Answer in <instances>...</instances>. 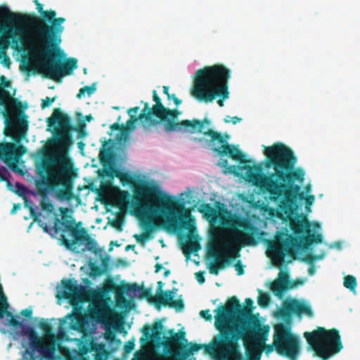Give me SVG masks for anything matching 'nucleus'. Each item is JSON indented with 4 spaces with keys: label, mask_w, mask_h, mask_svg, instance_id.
Returning a JSON list of instances; mask_svg holds the SVG:
<instances>
[{
    "label": "nucleus",
    "mask_w": 360,
    "mask_h": 360,
    "mask_svg": "<svg viewBox=\"0 0 360 360\" xmlns=\"http://www.w3.org/2000/svg\"><path fill=\"white\" fill-rule=\"evenodd\" d=\"M305 200H306V205L307 206L311 205L314 200V195H310L306 197Z\"/></svg>",
    "instance_id": "58"
},
{
    "label": "nucleus",
    "mask_w": 360,
    "mask_h": 360,
    "mask_svg": "<svg viewBox=\"0 0 360 360\" xmlns=\"http://www.w3.org/2000/svg\"><path fill=\"white\" fill-rule=\"evenodd\" d=\"M134 207L137 209V210L141 212H146L150 214V216L147 217L145 220L141 221V226L144 230V232L148 233L151 236V233L160 227V224L158 223L156 217L161 215L165 219V217L162 214H152L147 210L141 208L140 205H134Z\"/></svg>",
    "instance_id": "30"
},
{
    "label": "nucleus",
    "mask_w": 360,
    "mask_h": 360,
    "mask_svg": "<svg viewBox=\"0 0 360 360\" xmlns=\"http://www.w3.org/2000/svg\"><path fill=\"white\" fill-rule=\"evenodd\" d=\"M234 267L238 272V275H243L244 274L243 265L240 260L237 261Z\"/></svg>",
    "instance_id": "49"
},
{
    "label": "nucleus",
    "mask_w": 360,
    "mask_h": 360,
    "mask_svg": "<svg viewBox=\"0 0 360 360\" xmlns=\"http://www.w3.org/2000/svg\"><path fill=\"white\" fill-rule=\"evenodd\" d=\"M259 297L257 300L258 304L261 307H266L270 302V297L268 294L264 293L262 290H259Z\"/></svg>",
    "instance_id": "37"
},
{
    "label": "nucleus",
    "mask_w": 360,
    "mask_h": 360,
    "mask_svg": "<svg viewBox=\"0 0 360 360\" xmlns=\"http://www.w3.org/2000/svg\"><path fill=\"white\" fill-rule=\"evenodd\" d=\"M153 100L155 103L151 108H150L148 104V108L146 110V115L148 118L150 120V125H157L159 124V121L158 120L153 119L152 116L158 118L161 115L162 112L165 107L162 104L161 98L159 97L155 90L153 91Z\"/></svg>",
    "instance_id": "29"
},
{
    "label": "nucleus",
    "mask_w": 360,
    "mask_h": 360,
    "mask_svg": "<svg viewBox=\"0 0 360 360\" xmlns=\"http://www.w3.org/2000/svg\"><path fill=\"white\" fill-rule=\"evenodd\" d=\"M198 210L210 223L206 256L212 259L208 267L210 273L217 275L225 268V204L217 209L210 203H202Z\"/></svg>",
    "instance_id": "7"
},
{
    "label": "nucleus",
    "mask_w": 360,
    "mask_h": 360,
    "mask_svg": "<svg viewBox=\"0 0 360 360\" xmlns=\"http://www.w3.org/2000/svg\"><path fill=\"white\" fill-rule=\"evenodd\" d=\"M141 290L139 295L140 298H146L149 302L153 303L157 308H159L160 304H167L163 300L162 296H153L150 289L140 288L137 283H124V281L121 283V285H117L112 283L108 286V291H112L115 293V300L119 304L125 305L129 301L124 297V293L127 292H136Z\"/></svg>",
    "instance_id": "15"
},
{
    "label": "nucleus",
    "mask_w": 360,
    "mask_h": 360,
    "mask_svg": "<svg viewBox=\"0 0 360 360\" xmlns=\"http://www.w3.org/2000/svg\"><path fill=\"white\" fill-rule=\"evenodd\" d=\"M291 313L297 316L306 314L309 317H312L314 315V312L309 304L297 300L285 302L283 304V309L281 311V315L286 317L289 316Z\"/></svg>",
    "instance_id": "23"
},
{
    "label": "nucleus",
    "mask_w": 360,
    "mask_h": 360,
    "mask_svg": "<svg viewBox=\"0 0 360 360\" xmlns=\"http://www.w3.org/2000/svg\"><path fill=\"white\" fill-rule=\"evenodd\" d=\"M356 279L352 275H347L344 278V286L350 290H354L356 287Z\"/></svg>",
    "instance_id": "36"
},
{
    "label": "nucleus",
    "mask_w": 360,
    "mask_h": 360,
    "mask_svg": "<svg viewBox=\"0 0 360 360\" xmlns=\"http://www.w3.org/2000/svg\"><path fill=\"white\" fill-rule=\"evenodd\" d=\"M103 269L95 264H90V275L93 277H96L103 274Z\"/></svg>",
    "instance_id": "40"
},
{
    "label": "nucleus",
    "mask_w": 360,
    "mask_h": 360,
    "mask_svg": "<svg viewBox=\"0 0 360 360\" xmlns=\"http://www.w3.org/2000/svg\"><path fill=\"white\" fill-rule=\"evenodd\" d=\"M237 226L242 230L238 231L236 238L246 245H256L265 234L248 219L239 220Z\"/></svg>",
    "instance_id": "21"
},
{
    "label": "nucleus",
    "mask_w": 360,
    "mask_h": 360,
    "mask_svg": "<svg viewBox=\"0 0 360 360\" xmlns=\"http://www.w3.org/2000/svg\"><path fill=\"white\" fill-rule=\"evenodd\" d=\"M85 93H86V89L84 86L79 89V91L77 95V97L78 98H81L82 96H84Z\"/></svg>",
    "instance_id": "61"
},
{
    "label": "nucleus",
    "mask_w": 360,
    "mask_h": 360,
    "mask_svg": "<svg viewBox=\"0 0 360 360\" xmlns=\"http://www.w3.org/2000/svg\"><path fill=\"white\" fill-rule=\"evenodd\" d=\"M105 173V175L110 179H113L115 176L120 179L121 184L123 186L126 185H131L133 186V192H134V205H140L141 208H143L144 210H147L148 212H150L146 207V205L150 202V200H147L145 197H141L140 200L138 201L135 199L136 193L134 192L135 188H138L141 184L143 183H155L156 185H158L160 188V186L158 185L157 182L155 181H141L138 184H134V178L133 176L128 172H123L121 170L114 167H110L108 169H105L103 171ZM152 203H159L158 201H152Z\"/></svg>",
    "instance_id": "19"
},
{
    "label": "nucleus",
    "mask_w": 360,
    "mask_h": 360,
    "mask_svg": "<svg viewBox=\"0 0 360 360\" xmlns=\"http://www.w3.org/2000/svg\"><path fill=\"white\" fill-rule=\"evenodd\" d=\"M226 157L238 162L240 164L237 166H228L226 164V172L234 174L236 176H239L240 172L246 170L245 179L248 180V168L254 167L255 165L250 166L248 163L252 162L251 160H247L245 155L238 148V146H234L229 143L226 141ZM257 165H255L257 166ZM263 168L264 166V161L259 164Z\"/></svg>",
    "instance_id": "20"
},
{
    "label": "nucleus",
    "mask_w": 360,
    "mask_h": 360,
    "mask_svg": "<svg viewBox=\"0 0 360 360\" xmlns=\"http://www.w3.org/2000/svg\"><path fill=\"white\" fill-rule=\"evenodd\" d=\"M37 10L42 19L36 16L30 17L26 14L14 13L8 7L0 8V17L5 23L14 28V34L21 33L16 25L35 24L34 38L29 44L27 50L39 60L41 71L45 76L53 81L60 82L62 78L72 73L77 68V59L69 58L63 60V52L60 49L61 34L64 31L62 24L65 21L63 17L56 18L53 10L44 11L43 4L39 0L34 1Z\"/></svg>",
    "instance_id": "1"
},
{
    "label": "nucleus",
    "mask_w": 360,
    "mask_h": 360,
    "mask_svg": "<svg viewBox=\"0 0 360 360\" xmlns=\"http://www.w3.org/2000/svg\"><path fill=\"white\" fill-rule=\"evenodd\" d=\"M295 287V285H285L284 283L276 279L271 284V290L274 292V295L278 297H281L283 293L289 288Z\"/></svg>",
    "instance_id": "33"
},
{
    "label": "nucleus",
    "mask_w": 360,
    "mask_h": 360,
    "mask_svg": "<svg viewBox=\"0 0 360 360\" xmlns=\"http://www.w3.org/2000/svg\"><path fill=\"white\" fill-rule=\"evenodd\" d=\"M63 297L70 300L82 301L83 287L77 284L75 279L63 280Z\"/></svg>",
    "instance_id": "27"
},
{
    "label": "nucleus",
    "mask_w": 360,
    "mask_h": 360,
    "mask_svg": "<svg viewBox=\"0 0 360 360\" xmlns=\"http://www.w3.org/2000/svg\"><path fill=\"white\" fill-rule=\"evenodd\" d=\"M246 307L245 309H250L251 314H252L254 301L251 298H246L245 300Z\"/></svg>",
    "instance_id": "53"
},
{
    "label": "nucleus",
    "mask_w": 360,
    "mask_h": 360,
    "mask_svg": "<svg viewBox=\"0 0 360 360\" xmlns=\"http://www.w3.org/2000/svg\"><path fill=\"white\" fill-rule=\"evenodd\" d=\"M191 95L200 101L212 102L224 106L225 100V66L214 65L198 70L193 80Z\"/></svg>",
    "instance_id": "8"
},
{
    "label": "nucleus",
    "mask_w": 360,
    "mask_h": 360,
    "mask_svg": "<svg viewBox=\"0 0 360 360\" xmlns=\"http://www.w3.org/2000/svg\"><path fill=\"white\" fill-rule=\"evenodd\" d=\"M109 352L104 343H98L94 339L86 342L75 354L69 356L67 360H106Z\"/></svg>",
    "instance_id": "18"
},
{
    "label": "nucleus",
    "mask_w": 360,
    "mask_h": 360,
    "mask_svg": "<svg viewBox=\"0 0 360 360\" xmlns=\"http://www.w3.org/2000/svg\"><path fill=\"white\" fill-rule=\"evenodd\" d=\"M200 316L202 318H203L204 319H205L206 321H211L212 319V316L210 314V311L209 309L201 310L200 311Z\"/></svg>",
    "instance_id": "46"
},
{
    "label": "nucleus",
    "mask_w": 360,
    "mask_h": 360,
    "mask_svg": "<svg viewBox=\"0 0 360 360\" xmlns=\"http://www.w3.org/2000/svg\"><path fill=\"white\" fill-rule=\"evenodd\" d=\"M298 247V240L292 235L281 241L274 242L269 245L267 256L271 257L274 264L281 265L286 255L295 257V249Z\"/></svg>",
    "instance_id": "17"
},
{
    "label": "nucleus",
    "mask_w": 360,
    "mask_h": 360,
    "mask_svg": "<svg viewBox=\"0 0 360 360\" xmlns=\"http://www.w3.org/2000/svg\"><path fill=\"white\" fill-rule=\"evenodd\" d=\"M163 93L167 95L168 99H170V96L172 94H169V86H163Z\"/></svg>",
    "instance_id": "62"
},
{
    "label": "nucleus",
    "mask_w": 360,
    "mask_h": 360,
    "mask_svg": "<svg viewBox=\"0 0 360 360\" xmlns=\"http://www.w3.org/2000/svg\"><path fill=\"white\" fill-rule=\"evenodd\" d=\"M84 88L86 89V92L89 96H91L92 94H94L96 89L95 83L91 86H85Z\"/></svg>",
    "instance_id": "54"
},
{
    "label": "nucleus",
    "mask_w": 360,
    "mask_h": 360,
    "mask_svg": "<svg viewBox=\"0 0 360 360\" xmlns=\"http://www.w3.org/2000/svg\"><path fill=\"white\" fill-rule=\"evenodd\" d=\"M0 103L2 104L4 98H10V93L3 88L11 87V83L4 75H0Z\"/></svg>",
    "instance_id": "34"
},
{
    "label": "nucleus",
    "mask_w": 360,
    "mask_h": 360,
    "mask_svg": "<svg viewBox=\"0 0 360 360\" xmlns=\"http://www.w3.org/2000/svg\"><path fill=\"white\" fill-rule=\"evenodd\" d=\"M195 278L200 284H202L205 281L204 271H198L195 274Z\"/></svg>",
    "instance_id": "50"
},
{
    "label": "nucleus",
    "mask_w": 360,
    "mask_h": 360,
    "mask_svg": "<svg viewBox=\"0 0 360 360\" xmlns=\"http://www.w3.org/2000/svg\"><path fill=\"white\" fill-rule=\"evenodd\" d=\"M164 283L161 281L158 282V288L156 296H162L163 300L167 304H160L161 305L168 306L171 308H175L177 311H181L184 308V303L182 300H174L175 294L178 290L174 288L172 290H163Z\"/></svg>",
    "instance_id": "24"
},
{
    "label": "nucleus",
    "mask_w": 360,
    "mask_h": 360,
    "mask_svg": "<svg viewBox=\"0 0 360 360\" xmlns=\"http://www.w3.org/2000/svg\"><path fill=\"white\" fill-rule=\"evenodd\" d=\"M89 314L94 319H98L101 316V311L98 308H94L90 310Z\"/></svg>",
    "instance_id": "51"
},
{
    "label": "nucleus",
    "mask_w": 360,
    "mask_h": 360,
    "mask_svg": "<svg viewBox=\"0 0 360 360\" xmlns=\"http://www.w3.org/2000/svg\"><path fill=\"white\" fill-rule=\"evenodd\" d=\"M274 345L276 352L290 360H297L301 354V340L292 332L290 324L274 326Z\"/></svg>",
    "instance_id": "13"
},
{
    "label": "nucleus",
    "mask_w": 360,
    "mask_h": 360,
    "mask_svg": "<svg viewBox=\"0 0 360 360\" xmlns=\"http://www.w3.org/2000/svg\"><path fill=\"white\" fill-rule=\"evenodd\" d=\"M20 314L22 316H24L25 317L30 319V318H31V316L32 315V309L31 308H27V309H22L20 311Z\"/></svg>",
    "instance_id": "52"
},
{
    "label": "nucleus",
    "mask_w": 360,
    "mask_h": 360,
    "mask_svg": "<svg viewBox=\"0 0 360 360\" xmlns=\"http://www.w3.org/2000/svg\"><path fill=\"white\" fill-rule=\"evenodd\" d=\"M148 108V103H144V108L141 110L140 115L139 116L136 115H131L130 118L127 121L126 124H122V133H128L133 130L135 127V123L140 120L141 122L142 127L143 129L147 131L150 127V120L148 118L146 115V110Z\"/></svg>",
    "instance_id": "26"
},
{
    "label": "nucleus",
    "mask_w": 360,
    "mask_h": 360,
    "mask_svg": "<svg viewBox=\"0 0 360 360\" xmlns=\"http://www.w3.org/2000/svg\"><path fill=\"white\" fill-rule=\"evenodd\" d=\"M25 41V38L23 37H20L18 39H13V44L15 46V49L21 51H25V49H23L21 46L18 44L19 42L21 44H24Z\"/></svg>",
    "instance_id": "43"
},
{
    "label": "nucleus",
    "mask_w": 360,
    "mask_h": 360,
    "mask_svg": "<svg viewBox=\"0 0 360 360\" xmlns=\"http://www.w3.org/2000/svg\"><path fill=\"white\" fill-rule=\"evenodd\" d=\"M15 193H17L19 196L22 197L25 200V206H27V198L26 197L25 193L27 191V188L22 184L20 183L15 184Z\"/></svg>",
    "instance_id": "38"
},
{
    "label": "nucleus",
    "mask_w": 360,
    "mask_h": 360,
    "mask_svg": "<svg viewBox=\"0 0 360 360\" xmlns=\"http://www.w3.org/2000/svg\"><path fill=\"white\" fill-rule=\"evenodd\" d=\"M135 344L133 341H128L124 346V351L126 354L130 353L134 350Z\"/></svg>",
    "instance_id": "47"
},
{
    "label": "nucleus",
    "mask_w": 360,
    "mask_h": 360,
    "mask_svg": "<svg viewBox=\"0 0 360 360\" xmlns=\"http://www.w3.org/2000/svg\"><path fill=\"white\" fill-rule=\"evenodd\" d=\"M269 333V326H262L260 321L252 322V327L243 333V347L245 357H243L237 345L231 347L226 343V360H261L263 351L266 355L276 350L274 336L273 343L266 345Z\"/></svg>",
    "instance_id": "9"
},
{
    "label": "nucleus",
    "mask_w": 360,
    "mask_h": 360,
    "mask_svg": "<svg viewBox=\"0 0 360 360\" xmlns=\"http://www.w3.org/2000/svg\"><path fill=\"white\" fill-rule=\"evenodd\" d=\"M47 126L54 128L55 139L50 143L57 146L51 152L48 146L39 149L40 156L36 164L37 175L41 181L37 182L38 193L45 197L48 191H58L60 199L72 198L73 163L68 157V148L72 143V131H77L79 138L86 135L84 120H79L77 127L71 124V119L59 108H54L51 115L46 119Z\"/></svg>",
    "instance_id": "3"
},
{
    "label": "nucleus",
    "mask_w": 360,
    "mask_h": 360,
    "mask_svg": "<svg viewBox=\"0 0 360 360\" xmlns=\"http://www.w3.org/2000/svg\"><path fill=\"white\" fill-rule=\"evenodd\" d=\"M98 158L101 164L104 167H113V155L110 148H105L103 146L99 152Z\"/></svg>",
    "instance_id": "32"
},
{
    "label": "nucleus",
    "mask_w": 360,
    "mask_h": 360,
    "mask_svg": "<svg viewBox=\"0 0 360 360\" xmlns=\"http://www.w3.org/2000/svg\"><path fill=\"white\" fill-rule=\"evenodd\" d=\"M105 339L109 342H113L117 341L118 342L120 343V341L119 340L116 339L115 334L110 331H108L105 333Z\"/></svg>",
    "instance_id": "45"
},
{
    "label": "nucleus",
    "mask_w": 360,
    "mask_h": 360,
    "mask_svg": "<svg viewBox=\"0 0 360 360\" xmlns=\"http://www.w3.org/2000/svg\"><path fill=\"white\" fill-rule=\"evenodd\" d=\"M30 210L34 221H37L39 226L51 238L58 239L60 245H64L68 250H74L77 246L84 245L83 251L97 252L96 241L91 238L88 231L81 226V223L77 224L73 217L65 215L67 209H60L63 214L62 218L56 217L53 226H49L46 222L39 219L32 207Z\"/></svg>",
    "instance_id": "5"
},
{
    "label": "nucleus",
    "mask_w": 360,
    "mask_h": 360,
    "mask_svg": "<svg viewBox=\"0 0 360 360\" xmlns=\"http://www.w3.org/2000/svg\"><path fill=\"white\" fill-rule=\"evenodd\" d=\"M226 117L230 118L229 116H226ZM241 120H242V119L240 117L235 116V117H231L230 120L226 119V123L229 122H232V123L233 124H236V123L240 122Z\"/></svg>",
    "instance_id": "56"
},
{
    "label": "nucleus",
    "mask_w": 360,
    "mask_h": 360,
    "mask_svg": "<svg viewBox=\"0 0 360 360\" xmlns=\"http://www.w3.org/2000/svg\"><path fill=\"white\" fill-rule=\"evenodd\" d=\"M56 100V97L50 98L46 97V98L42 100L41 107L42 109L46 108H49Z\"/></svg>",
    "instance_id": "44"
},
{
    "label": "nucleus",
    "mask_w": 360,
    "mask_h": 360,
    "mask_svg": "<svg viewBox=\"0 0 360 360\" xmlns=\"http://www.w3.org/2000/svg\"><path fill=\"white\" fill-rule=\"evenodd\" d=\"M303 336L309 349L314 351L315 355L321 360H328L340 352L343 347L339 330L334 328L327 330L317 326L311 332H304Z\"/></svg>",
    "instance_id": "10"
},
{
    "label": "nucleus",
    "mask_w": 360,
    "mask_h": 360,
    "mask_svg": "<svg viewBox=\"0 0 360 360\" xmlns=\"http://www.w3.org/2000/svg\"><path fill=\"white\" fill-rule=\"evenodd\" d=\"M228 246V242L226 241V266L230 265L233 259V257L230 255Z\"/></svg>",
    "instance_id": "55"
},
{
    "label": "nucleus",
    "mask_w": 360,
    "mask_h": 360,
    "mask_svg": "<svg viewBox=\"0 0 360 360\" xmlns=\"http://www.w3.org/2000/svg\"><path fill=\"white\" fill-rule=\"evenodd\" d=\"M70 319V328L82 333H86L89 328V316L80 312L67 316Z\"/></svg>",
    "instance_id": "28"
},
{
    "label": "nucleus",
    "mask_w": 360,
    "mask_h": 360,
    "mask_svg": "<svg viewBox=\"0 0 360 360\" xmlns=\"http://www.w3.org/2000/svg\"><path fill=\"white\" fill-rule=\"evenodd\" d=\"M324 255H325L324 253H323L322 255H313V254H308L305 257L304 261H306L307 262H308L309 264H312L315 261H317V260L323 259Z\"/></svg>",
    "instance_id": "41"
},
{
    "label": "nucleus",
    "mask_w": 360,
    "mask_h": 360,
    "mask_svg": "<svg viewBox=\"0 0 360 360\" xmlns=\"http://www.w3.org/2000/svg\"><path fill=\"white\" fill-rule=\"evenodd\" d=\"M290 228L294 234L301 236V240L305 247H308L313 243H322V235L311 233V222L303 214H297L290 219Z\"/></svg>",
    "instance_id": "16"
},
{
    "label": "nucleus",
    "mask_w": 360,
    "mask_h": 360,
    "mask_svg": "<svg viewBox=\"0 0 360 360\" xmlns=\"http://www.w3.org/2000/svg\"><path fill=\"white\" fill-rule=\"evenodd\" d=\"M110 129L112 131L120 130L122 132V124L120 125L119 123L115 122L110 126Z\"/></svg>",
    "instance_id": "60"
},
{
    "label": "nucleus",
    "mask_w": 360,
    "mask_h": 360,
    "mask_svg": "<svg viewBox=\"0 0 360 360\" xmlns=\"http://www.w3.org/2000/svg\"><path fill=\"white\" fill-rule=\"evenodd\" d=\"M178 125L186 127V131H188L193 134L195 132L202 134L205 136L208 137L207 139V146L212 150L216 155L221 156V162L219 163L221 167L225 168V160L222 158L225 155V136L221 133L211 129V120L205 117L202 120L193 119L192 120H184L180 122ZM168 127L172 129L177 127L174 123H169Z\"/></svg>",
    "instance_id": "11"
},
{
    "label": "nucleus",
    "mask_w": 360,
    "mask_h": 360,
    "mask_svg": "<svg viewBox=\"0 0 360 360\" xmlns=\"http://www.w3.org/2000/svg\"><path fill=\"white\" fill-rule=\"evenodd\" d=\"M26 153L27 148L21 144L16 145L10 142L0 143V158L13 169Z\"/></svg>",
    "instance_id": "22"
},
{
    "label": "nucleus",
    "mask_w": 360,
    "mask_h": 360,
    "mask_svg": "<svg viewBox=\"0 0 360 360\" xmlns=\"http://www.w3.org/2000/svg\"><path fill=\"white\" fill-rule=\"evenodd\" d=\"M130 198L131 196L128 191H120L116 197V200L120 206H124L129 202Z\"/></svg>",
    "instance_id": "35"
},
{
    "label": "nucleus",
    "mask_w": 360,
    "mask_h": 360,
    "mask_svg": "<svg viewBox=\"0 0 360 360\" xmlns=\"http://www.w3.org/2000/svg\"><path fill=\"white\" fill-rule=\"evenodd\" d=\"M181 114V112L178 110L176 108L175 109H169V108H165L163 111L162 112L161 115H160L157 120L160 122L164 123V127L165 131L171 132V131H186V127H181L177 125V127H174V129H171L168 125L169 123H174L176 124H180L179 122H176V120Z\"/></svg>",
    "instance_id": "25"
},
{
    "label": "nucleus",
    "mask_w": 360,
    "mask_h": 360,
    "mask_svg": "<svg viewBox=\"0 0 360 360\" xmlns=\"http://www.w3.org/2000/svg\"><path fill=\"white\" fill-rule=\"evenodd\" d=\"M163 328V325L161 321L155 322L153 327L149 326H145L143 328V333L146 338H150L152 336L154 339L160 340L162 335V330Z\"/></svg>",
    "instance_id": "31"
},
{
    "label": "nucleus",
    "mask_w": 360,
    "mask_h": 360,
    "mask_svg": "<svg viewBox=\"0 0 360 360\" xmlns=\"http://www.w3.org/2000/svg\"><path fill=\"white\" fill-rule=\"evenodd\" d=\"M277 279L285 285L290 284L289 276L287 272L283 271H280Z\"/></svg>",
    "instance_id": "42"
},
{
    "label": "nucleus",
    "mask_w": 360,
    "mask_h": 360,
    "mask_svg": "<svg viewBox=\"0 0 360 360\" xmlns=\"http://www.w3.org/2000/svg\"><path fill=\"white\" fill-rule=\"evenodd\" d=\"M20 207H21L20 204H14L13 207L11 210V214L15 213L16 210L20 209Z\"/></svg>",
    "instance_id": "63"
},
{
    "label": "nucleus",
    "mask_w": 360,
    "mask_h": 360,
    "mask_svg": "<svg viewBox=\"0 0 360 360\" xmlns=\"http://www.w3.org/2000/svg\"><path fill=\"white\" fill-rule=\"evenodd\" d=\"M139 110V107H135L132 108L128 110L127 112L129 115L131 117V115H136Z\"/></svg>",
    "instance_id": "57"
},
{
    "label": "nucleus",
    "mask_w": 360,
    "mask_h": 360,
    "mask_svg": "<svg viewBox=\"0 0 360 360\" xmlns=\"http://www.w3.org/2000/svg\"><path fill=\"white\" fill-rule=\"evenodd\" d=\"M155 273H158L162 268V265L161 264L157 263L155 266Z\"/></svg>",
    "instance_id": "64"
},
{
    "label": "nucleus",
    "mask_w": 360,
    "mask_h": 360,
    "mask_svg": "<svg viewBox=\"0 0 360 360\" xmlns=\"http://www.w3.org/2000/svg\"><path fill=\"white\" fill-rule=\"evenodd\" d=\"M266 156L264 167L274 169L273 172L264 174L261 165L248 168V180L250 184L269 194L271 201L278 205L281 213L278 217L283 219H292L298 200L305 199V193L295 181L302 184L304 171L295 168L297 157L293 151L282 143L271 146H264Z\"/></svg>",
    "instance_id": "2"
},
{
    "label": "nucleus",
    "mask_w": 360,
    "mask_h": 360,
    "mask_svg": "<svg viewBox=\"0 0 360 360\" xmlns=\"http://www.w3.org/2000/svg\"><path fill=\"white\" fill-rule=\"evenodd\" d=\"M134 192L135 199L138 201L141 197H145L147 200L159 202H149L146 207L152 214H163L165 217V224L169 229L188 231V233L185 236L187 239L181 246L183 253L187 259L190 258L191 253H196L200 250L198 236L193 233L196 229L195 219L190 211L184 208L182 203L164 193L155 183H143L135 188Z\"/></svg>",
    "instance_id": "4"
},
{
    "label": "nucleus",
    "mask_w": 360,
    "mask_h": 360,
    "mask_svg": "<svg viewBox=\"0 0 360 360\" xmlns=\"http://www.w3.org/2000/svg\"><path fill=\"white\" fill-rule=\"evenodd\" d=\"M134 237L136 240L137 243H140L142 245H144L148 240L153 238V236H151L150 235L146 232H143L141 234H135Z\"/></svg>",
    "instance_id": "39"
},
{
    "label": "nucleus",
    "mask_w": 360,
    "mask_h": 360,
    "mask_svg": "<svg viewBox=\"0 0 360 360\" xmlns=\"http://www.w3.org/2000/svg\"><path fill=\"white\" fill-rule=\"evenodd\" d=\"M41 206L42 210H47L50 212H51L53 210V205L50 202H46L44 200H42L41 202Z\"/></svg>",
    "instance_id": "48"
},
{
    "label": "nucleus",
    "mask_w": 360,
    "mask_h": 360,
    "mask_svg": "<svg viewBox=\"0 0 360 360\" xmlns=\"http://www.w3.org/2000/svg\"><path fill=\"white\" fill-rule=\"evenodd\" d=\"M170 99H172L174 101V102L176 106L180 105L182 102V101L181 99H179V98H177L175 94H172L170 96Z\"/></svg>",
    "instance_id": "59"
},
{
    "label": "nucleus",
    "mask_w": 360,
    "mask_h": 360,
    "mask_svg": "<svg viewBox=\"0 0 360 360\" xmlns=\"http://www.w3.org/2000/svg\"><path fill=\"white\" fill-rule=\"evenodd\" d=\"M259 320L251 310L243 309L238 299L233 296L226 300V336L233 333L236 340L243 337V333L252 327V322Z\"/></svg>",
    "instance_id": "12"
},
{
    "label": "nucleus",
    "mask_w": 360,
    "mask_h": 360,
    "mask_svg": "<svg viewBox=\"0 0 360 360\" xmlns=\"http://www.w3.org/2000/svg\"><path fill=\"white\" fill-rule=\"evenodd\" d=\"M40 327L41 330L44 331L46 337H41V338L44 339L43 345L41 348L34 350L31 347L30 340H29V348L25 350L24 358L27 360H42L43 359L51 360L53 359L54 353L56 349V344L55 340V336L51 335L49 336V335L51 333V326L47 323H41L40 324ZM15 331V337H24V335H17V333L21 331L22 328L17 327L13 328ZM37 334H38L37 333ZM38 337L41 338L39 335ZM25 336L28 337V340H30L29 335H25Z\"/></svg>",
    "instance_id": "14"
},
{
    "label": "nucleus",
    "mask_w": 360,
    "mask_h": 360,
    "mask_svg": "<svg viewBox=\"0 0 360 360\" xmlns=\"http://www.w3.org/2000/svg\"><path fill=\"white\" fill-rule=\"evenodd\" d=\"M30 210L34 221H37L39 226L51 238L58 239L60 245H64L68 250H74L77 246L84 245L83 251L97 252L96 241L91 238L88 231L81 226V223L77 224L73 217L65 215L67 209H60L63 214L62 218L56 217L53 226H49L46 222L39 219L32 207Z\"/></svg>",
    "instance_id": "6"
}]
</instances>
